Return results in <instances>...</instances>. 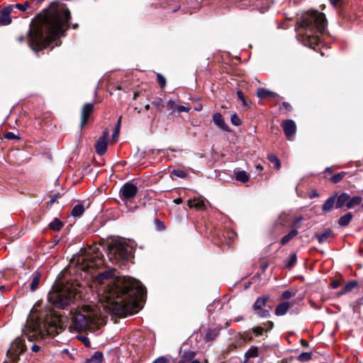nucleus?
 Wrapping results in <instances>:
<instances>
[{
    "mask_svg": "<svg viewBox=\"0 0 363 363\" xmlns=\"http://www.w3.org/2000/svg\"><path fill=\"white\" fill-rule=\"evenodd\" d=\"M4 137L9 140L19 138L15 133L12 132H7L6 133L4 134Z\"/></svg>",
    "mask_w": 363,
    "mask_h": 363,
    "instance_id": "46",
    "label": "nucleus"
},
{
    "mask_svg": "<svg viewBox=\"0 0 363 363\" xmlns=\"http://www.w3.org/2000/svg\"><path fill=\"white\" fill-rule=\"evenodd\" d=\"M357 285V281L355 280L350 281L347 282L345 286L342 289V290L338 292V295H343L349 291H350L352 289H353Z\"/></svg>",
    "mask_w": 363,
    "mask_h": 363,
    "instance_id": "28",
    "label": "nucleus"
},
{
    "mask_svg": "<svg viewBox=\"0 0 363 363\" xmlns=\"http://www.w3.org/2000/svg\"><path fill=\"white\" fill-rule=\"evenodd\" d=\"M250 357H256L258 356V350L257 348H255L250 351Z\"/></svg>",
    "mask_w": 363,
    "mask_h": 363,
    "instance_id": "53",
    "label": "nucleus"
},
{
    "mask_svg": "<svg viewBox=\"0 0 363 363\" xmlns=\"http://www.w3.org/2000/svg\"><path fill=\"white\" fill-rule=\"evenodd\" d=\"M172 173H173L175 176H177V177H180V178H185V177H186V176H187V174H186L184 171H183V170H182V169H174V170L172 172Z\"/></svg>",
    "mask_w": 363,
    "mask_h": 363,
    "instance_id": "42",
    "label": "nucleus"
},
{
    "mask_svg": "<svg viewBox=\"0 0 363 363\" xmlns=\"http://www.w3.org/2000/svg\"><path fill=\"white\" fill-rule=\"evenodd\" d=\"M133 247L122 238L111 240L108 244L107 256L109 261L116 267L106 266L101 272H116L118 269L126 270L131 258Z\"/></svg>",
    "mask_w": 363,
    "mask_h": 363,
    "instance_id": "7",
    "label": "nucleus"
},
{
    "mask_svg": "<svg viewBox=\"0 0 363 363\" xmlns=\"http://www.w3.org/2000/svg\"><path fill=\"white\" fill-rule=\"evenodd\" d=\"M253 333L257 335H262L265 331V329L261 326L255 327L252 329Z\"/></svg>",
    "mask_w": 363,
    "mask_h": 363,
    "instance_id": "43",
    "label": "nucleus"
},
{
    "mask_svg": "<svg viewBox=\"0 0 363 363\" xmlns=\"http://www.w3.org/2000/svg\"><path fill=\"white\" fill-rule=\"evenodd\" d=\"M94 284L101 301L118 315L138 313L146 299V289L138 279L116 274H97Z\"/></svg>",
    "mask_w": 363,
    "mask_h": 363,
    "instance_id": "1",
    "label": "nucleus"
},
{
    "mask_svg": "<svg viewBox=\"0 0 363 363\" xmlns=\"http://www.w3.org/2000/svg\"><path fill=\"white\" fill-rule=\"evenodd\" d=\"M28 3H26L24 4H17L16 5V6L21 11H25L26 10V9L28 7Z\"/></svg>",
    "mask_w": 363,
    "mask_h": 363,
    "instance_id": "50",
    "label": "nucleus"
},
{
    "mask_svg": "<svg viewBox=\"0 0 363 363\" xmlns=\"http://www.w3.org/2000/svg\"><path fill=\"white\" fill-rule=\"evenodd\" d=\"M333 231L331 230H327L323 233L316 234L315 237L318 239L319 243H323L332 235Z\"/></svg>",
    "mask_w": 363,
    "mask_h": 363,
    "instance_id": "30",
    "label": "nucleus"
},
{
    "mask_svg": "<svg viewBox=\"0 0 363 363\" xmlns=\"http://www.w3.org/2000/svg\"><path fill=\"white\" fill-rule=\"evenodd\" d=\"M269 296L258 297L255 303L253 304V309L255 311L261 310L262 308L266 305V303L267 302Z\"/></svg>",
    "mask_w": 363,
    "mask_h": 363,
    "instance_id": "23",
    "label": "nucleus"
},
{
    "mask_svg": "<svg viewBox=\"0 0 363 363\" xmlns=\"http://www.w3.org/2000/svg\"><path fill=\"white\" fill-rule=\"evenodd\" d=\"M41 280V274H35L31 279V282L30 284V290L31 291H35L40 282Z\"/></svg>",
    "mask_w": 363,
    "mask_h": 363,
    "instance_id": "27",
    "label": "nucleus"
},
{
    "mask_svg": "<svg viewBox=\"0 0 363 363\" xmlns=\"http://www.w3.org/2000/svg\"><path fill=\"white\" fill-rule=\"evenodd\" d=\"M72 274H58L52 289L48 294V301L57 308L72 303L79 293L81 284L72 277Z\"/></svg>",
    "mask_w": 363,
    "mask_h": 363,
    "instance_id": "4",
    "label": "nucleus"
},
{
    "mask_svg": "<svg viewBox=\"0 0 363 363\" xmlns=\"http://www.w3.org/2000/svg\"><path fill=\"white\" fill-rule=\"evenodd\" d=\"M362 201V197L359 196H356L351 197L349 194V199L347 203H346L347 208H352L356 206L359 205Z\"/></svg>",
    "mask_w": 363,
    "mask_h": 363,
    "instance_id": "19",
    "label": "nucleus"
},
{
    "mask_svg": "<svg viewBox=\"0 0 363 363\" xmlns=\"http://www.w3.org/2000/svg\"><path fill=\"white\" fill-rule=\"evenodd\" d=\"M85 211L84 202L80 203L74 206L71 212L73 217H80Z\"/></svg>",
    "mask_w": 363,
    "mask_h": 363,
    "instance_id": "20",
    "label": "nucleus"
},
{
    "mask_svg": "<svg viewBox=\"0 0 363 363\" xmlns=\"http://www.w3.org/2000/svg\"><path fill=\"white\" fill-rule=\"evenodd\" d=\"M189 206L200 210L205 208L204 201L200 199H190L189 201Z\"/></svg>",
    "mask_w": 363,
    "mask_h": 363,
    "instance_id": "26",
    "label": "nucleus"
},
{
    "mask_svg": "<svg viewBox=\"0 0 363 363\" xmlns=\"http://www.w3.org/2000/svg\"><path fill=\"white\" fill-rule=\"evenodd\" d=\"M195 355L196 354L193 351H184L180 355L178 363H189L194 359Z\"/></svg>",
    "mask_w": 363,
    "mask_h": 363,
    "instance_id": "17",
    "label": "nucleus"
},
{
    "mask_svg": "<svg viewBox=\"0 0 363 363\" xmlns=\"http://www.w3.org/2000/svg\"><path fill=\"white\" fill-rule=\"evenodd\" d=\"M190 110H191L190 107H186V106L178 105L177 112L179 113H182V112L187 113Z\"/></svg>",
    "mask_w": 363,
    "mask_h": 363,
    "instance_id": "45",
    "label": "nucleus"
},
{
    "mask_svg": "<svg viewBox=\"0 0 363 363\" xmlns=\"http://www.w3.org/2000/svg\"><path fill=\"white\" fill-rule=\"evenodd\" d=\"M213 121L220 129L223 130H228V127L225 124L223 116L220 113H216L213 115Z\"/></svg>",
    "mask_w": 363,
    "mask_h": 363,
    "instance_id": "14",
    "label": "nucleus"
},
{
    "mask_svg": "<svg viewBox=\"0 0 363 363\" xmlns=\"http://www.w3.org/2000/svg\"><path fill=\"white\" fill-rule=\"evenodd\" d=\"M227 233L228 235V237L231 239H233L236 235L233 231H230V232H228Z\"/></svg>",
    "mask_w": 363,
    "mask_h": 363,
    "instance_id": "57",
    "label": "nucleus"
},
{
    "mask_svg": "<svg viewBox=\"0 0 363 363\" xmlns=\"http://www.w3.org/2000/svg\"><path fill=\"white\" fill-rule=\"evenodd\" d=\"M265 325L267 326V329H265V332H267V331L272 329V328L274 326V323L272 321L269 320L265 323Z\"/></svg>",
    "mask_w": 363,
    "mask_h": 363,
    "instance_id": "51",
    "label": "nucleus"
},
{
    "mask_svg": "<svg viewBox=\"0 0 363 363\" xmlns=\"http://www.w3.org/2000/svg\"><path fill=\"white\" fill-rule=\"evenodd\" d=\"M353 218L352 213L348 212L344 216H341L338 220V225L341 227L347 226Z\"/></svg>",
    "mask_w": 363,
    "mask_h": 363,
    "instance_id": "22",
    "label": "nucleus"
},
{
    "mask_svg": "<svg viewBox=\"0 0 363 363\" xmlns=\"http://www.w3.org/2000/svg\"><path fill=\"white\" fill-rule=\"evenodd\" d=\"M104 265L102 254L96 245L91 246L74 255L69 264L60 272H90L89 270L100 269Z\"/></svg>",
    "mask_w": 363,
    "mask_h": 363,
    "instance_id": "6",
    "label": "nucleus"
},
{
    "mask_svg": "<svg viewBox=\"0 0 363 363\" xmlns=\"http://www.w3.org/2000/svg\"><path fill=\"white\" fill-rule=\"evenodd\" d=\"M168 360L166 357L162 356L157 358L152 363H167Z\"/></svg>",
    "mask_w": 363,
    "mask_h": 363,
    "instance_id": "48",
    "label": "nucleus"
},
{
    "mask_svg": "<svg viewBox=\"0 0 363 363\" xmlns=\"http://www.w3.org/2000/svg\"><path fill=\"white\" fill-rule=\"evenodd\" d=\"M219 332L217 329L215 328H209L206 330L205 335V340L207 342L214 340L218 335Z\"/></svg>",
    "mask_w": 363,
    "mask_h": 363,
    "instance_id": "25",
    "label": "nucleus"
},
{
    "mask_svg": "<svg viewBox=\"0 0 363 363\" xmlns=\"http://www.w3.org/2000/svg\"><path fill=\"white\" fill-rule=\"evenodd\" d=\"M58 318L52 313L38 312L34 306L28 316L25 327L23 329V336L29 342L39 341L46 337L55 335Z\"/></svg>",
    "mask_w": 363,
    "mask_h": 363,
    "instance_id": "3",
    "label": "nucleus"
},
{
    "mask_svg": "<svg viewBox=\"0 0 363 363\" xmlns=\"http://www.w3.org/2000/svg\"><path fill=\"white\" fill-rule=\"evenodd\" d=\"M282 106L288 109L291 108V106L288 102H283Z\"/></svg>",
    "mask_w": 363,
    "mask_h": 363,
    "instance_id": "62",
    "label": "nucleus"
},
{
    "mask_svg": "<svg viewBox=\"0 0 363 363\" xmlns=\"http://www.w3.org/2000/svg\"><path fill=\"white\" fill-rule=\"evenodd\" d=\"M290 308V303L289 302H283L279 303L275 310V314L277 315H283L286 314Z\"/></svg>",
    "mask_w": 363,
    "mask_h": 363,
    "instance_id": "21",
    "label": "nucleus"
},
{
    "mask_svg": "<svg viewBox=\"0 0 363 363\" xmlns=\"http://www.w3.org/2000/svg\"><path fill=\"white\" fill-rule=\"evenodd\" d=\"M238 181L245 183L249 181V175L245 171H238L235 173Z\"/></svg>",
    "mask_w": 363,
    "mask_h": 363,
    "instance_id": "31",
    "label": "nucleus"
},
{
    "mask_svg": "<svg viewBox=\"0 0 363 363\" xmlns=\"http://www.w3.org/2000/svg\"><path fill=\"white\" fill-rule=\"evenodd\" d=\"M337 194L330 196L323 203L322 209L324 212H330L334 207L335 208V200Z\"/></svg>",
    "mask_w": 363,
    "mask_h": 363,
    "instance_id": "16",
    "label": "nucleus"
},
{
    "mask_svg": "<svg viewBox=\"0 0 363 363\" xmlns=\"http://www.w3.org/2000/svg\"><path fill=\"white\" fill-rule=\"evenodd\" d=\"M189 363H200V362L197 359H193L192 361H190Z\"/></svg>",
    "mask_w": 363,
    "mask_h": 363,
    "instance_id": "64",
    "label": "nucleus"
},
{
    "mask_svg": "<svg viewBox=\"0 0 363 363\" xmlns=\"http://www.w3.org/2000/svg\"><path fill=\"white\" fill-rule=\"evenodd\" d=\"M138 192V187L130 182H126L120 189V196L123 200L133 198Z\"/></svg>",
    "mask_w": 363,
    "mask_h": 363,
    "instance_id": "10",
    "label": "nucleus"
},
{
    "mask_svg": "<svg viewBox=\"0 0 363 363\" xmlns=\"http://www.w3.org/2000/svg\"><path fill=\"white\" fill-rule=\"evenodd\" d=\"M80 339L86 346H89L90 342L86 337H82Z\"/></svg>",
    "mask_w": 363,
    "mask_h": 363,
    "instance_id": "55",
    "label": "nucleus"
},
{
    "mask_svg": "<svg viewBox=\"0 0 363 363\" xmlns=\"http://www.w3.org/2000/svg\"><path fill=\"white\" fill-rule=\"evenodd\" d=\"M152 105L155 106L159 111H162L164 107L162 104V100L160 98H157L154 99L152 102Z\"/></svg>",
    "mask_w": 363,
    "mask_h": 363,
    "instance_id": "35",
    "label": "nucleus"
},
{
    "mask_svg": "<svg viewBox=\"0 0 363 363\" xmlns=\"http://www.w3.org/2000/svg\"><path fill=\"white\" fill-rule=\"evenodd\" d=\"M298 235L297 229L291 230L287 235L284 236L281 240V243L284 245L287 244L292 238Z\"/></svg>",
    "mask_w": 363,
    "mask_h": 363,
    "instance_id": "29",
    "label": "nucleus"
},
{
    "mask_svg": "<svg viewBox=\"0 0 363 363\" xmlns=\"http://www.w3.org/2000/svg\"><path fill=\"white\" fill-rule=\"evenodd\" d=\"M267 159L270 162L274 164L275 167L277 169H280V167H281L280 160L278 159V157L275 155H273V154L269 155L267 157Z\"/></svg>",
    "mask_w": 363,
    "mask_h": 363,
    "instance_id": "34",
    "label": "nucleus"
},
{
    "mask_svg": "<svg viewBox=\"0 0 363 363\" xmlns=\"http://www.w3.org/2000/svg\"><path fill=\"white\" fill-rule=\"evenodd\" d=\"M299 26L304 29V33L300 34L304 45L315 48L320 41L319 34L324 31L327 26V21L324 13L310 11L303 16Z\"/></svg>",
    "mask_w": 363,
    "mask_h": 363,
    "instance_id": "5",
    "label": "nucleus"
},
{
    "mask_svg": "<svg viewBox=\"0 0 363 363\" xmlns=\"http://www.w3.org/2000/svg\"><path fill=\"white\" fill-rule=\"evenodd\" d=\"M257 95L259 98L266 99L274 96V93L264 88H259L257 91Z\"/></svg>",
    "mask_w": 363,
    "mask_h": 363,
    "instance_id": "32",
    "label": "nucleus"
},
{
    "mask_svg": "<svg viewBox=\"0 0 363 363\" xmlns=\"http://www.w3.org/2000/svg\"><path fill=\"white\" fill-rule=\"evenodd\" d=\"M345 175V172H343L336 174L331 177L330 181L334 184H337V183L340 182L343 179Z\"/></svg>",
    "mask_w": 363,
    "mask_h": 363,
    "instance_id": "37",
    "label": "nucleus"
},
{
    "mask_svg": "<svg viewBox=\"0 0 363 363\" xmlns=\"http://www.w3.org/2000/svg\"><path fill=\"white\" fill-rule=\"evenodd\" d=\"M109 135V133L107 130H104L103 135L99 138L95 145L96 152L99 155H104L107 149V139Z\"/></svg>",
    "mask_w": 363,
    "mask_h": 363,
    "instance_id": "11",
    "label": "nucleus"
},
{
    "mask_svg": "<svg viewBox=\"0 0 363 363\" xmlns=\"http://www.w3.org/2000/svg\"><path fill=\"white\" fill-rule=\"evenodd\" d=\"M312 353L311 352H302L301 353L298 357V359L300 362H307L311 359Z\"/></svg>",
    "mask_w": 363,
    "mask_h": 363,
    "instance_id": "36",
    "label": "nucleus"
},
{
    "mask_svg": "<svg viewBox=\"0 0 363 363\" xmlns=\"http://www.w3.org/2000/svg\"><path fill=\"white\" fill-rule=\"evenodd\" d=\"M325 172H328L329 174H332V173H333L332 168H331V167H327V168L325 169Z\"/></svg>",
    "mask_w": 363,
    "mask_h": 363,
    "instance_id": "63",
    "label": "nucleus"
},
{
    "mask_svg": "<svg viewBox=\"0 0 363 363\" xmlns=\"http://www.w3.org/2000/svg\"><path fill=\"white\" fill-rule=\"evenodd\" d=\"M296 259H297L296 255L295 254H293L291 256L289 260L286 263V267H290L291 266H292L296 261Z\"/></svg>",
    "mask_w": 363,
    "mask_h": 363,
    "instance_id": "44",
    "label": "nucleus"
},
{
    "mask_svg": "<svg viewBox=\"0 0 363 363\" xmlns=\"http://www.w3.org/2000/svg\"><path fill=\"white\" fill-rule=\"evenodd\" d=\"M12 9L11 6L6 7L0 16V25L6 26L11 23L10 13Z\"/></svg>",
    "mask_w": 363,
    "mask_h": 363,
    "instance_id": "15",
    "label": "nucleus"
},
{
    "mask_svg": "<svg viewBox=\"0 0 363 363\" xmlns=\"http://www.w3.org/2000/svg\"><path fill=\"white\" fill-rule=\"evenodd\" d=\"M40 350V346L37 345L36 344H33L31 347V350L33 352H38Z\"/></svg>",
    "mask_w": 363,
    "mask_h": 363,
    "instance_id": "54",
    "label": "nucleus"
},
{
    "mask_svg": "<svg viewBox=\"0 0 363 363\" xmlns=\"http://www.w3.org/2000/svg\"><path fill=\"white\" fill-rule=\"evenodd\" d=\"M63 226L62 222H61L59 219L55 218L53 221H52L49 224V227L50 229L55 231H59Z\"/></svg>",
    "mask_w": 363,
    "mask_h": 363,
    "instance_id": "33",
    "label": "nucleus"
},
{
    "mask_svg": "<svg viewBox=\"0 0 363 363\" xmlns=\"http://www.w3.org/2000/svg\"><path fill=\"white\" fill-rule=\"evenodd\" d=\"M340 285V281L338 280H334L331 282V286L333 289H337Z\"/></svg>",
    "mask_w": 363,
    "mask_h": 363,
    "instance_id": "52",
    "label": "nucleus"
},
{
    "mask_svg": "<svg viewBox=\"0 0 363 363\" xmlns=\"http://www.w3.org/2000/svg\"><path fill=\"white\" fill-rule=\"evenodd\" d=\"M69 18L70 12L67 9H57L45 15L40 25L30 28L28 32V43L30 48L38 52L60 38Z\"/></svg>",
    "mask_w": 363,
    "mask_h": 363,
    "instance_id": "2",
    "label": "nucleus"
},
{
    "mask_svg": "<svg viewBox=\"0 0 363 363\" xmlns=\"http://www.w3.org/2000/svg\"><path fill=\"white\" fill-rule=\"evenodd\" d=\"M283 129L285 135L289 139L294 135L296 130V125L294 121L286 120L283 123Z\"/></svg>",
    "mask_w": 363,
    "mask_h": 363,
    "instance_id": "13",
    "label": "nucleus"
},
{
    "mask_svg": "<svg viewBox=\"0 0 363 363\" xmlns=\"http://www.w3.org/2000/svg\"><path fill=\"white\" fill-rule=\"evenodd\" d=\"M119 131H120L119 124H117V125L115 128V130L112 135L113 140H116L118 138Z\"/></svg>",
    "mask_w": 363,
    "mask_h": 363,
    "instance_id": "47",
    "label": "nucleus"
},
{
    "mask_svg": "<svg viewBox=\"0 0 363 363\" xmlns=\"http://www.w3.org/2000/svg\"><path fill=\"white\" fill-rule=\"evenodd\" d=\"M26 350L25 340L21 337L16 338L10 345L7 351V355L13 362H16L19 356Z\"/></svg>",
    "mask_w": 363,
    "mask_h": 363,
    "instance_id": "9",
    "label": "nucleus"
},
{
    "mask_svg": "<svg viewBox=\"0 0 363 363\" xmlns=\"http://www.w3.org/2000/svg\"><path fill=\"white\" fill-rule=\"evenodd\" d=\"M230 121L231 123L236 126L240 125L242 124V121L237 115V113H234L231 116Z\"/></svg>",
    "mask_w": 363,
    "mask_h": 363,
    "instance_id": "39",
    "label": "nucleus"
},
{
    "mask_svg": "<svg viewBox=\"0 0 363 363\" xmlns=\"http://www.w3.org/2000/svg\"><path fill=\"white\" fill-rule=\"evenodd\" d=\"M70 327L77 332L86 330L94 323V319L93 318L86 316L77 311H70Z\"/></svg>",
    "mask_w": 363,
    "mask_h": 363,
    "instance_id": "8",
    "label": "nucleus"
},
{
    "mask_svg": "<svg viewBox=\"0 0 363 363\" xmlns=\"http://www.w3.org/2000/svg\"><path fill=\"white\" fill-rule=\"evenodd\" d=\"M301 345L304 346V347H306V346L308 345V342L306 340H303V339L301 340Z\"/></svg>",
    "mask_w": 363,
    "mask_h": 363,
    "instance_id": "58",
    "label": "nucleus"
},
{
    "mask_svg": "<svg viewBox=\"0 0 363 363\" xmlns=\"http://www.w3.org/2000/svg\"><path fill=\"white\" fill-rule=\"evenodd\" d=\"M167 107L169 111H172V112H177L178 105L176 104L175 101L172 100H169L167 102Z\"/></svg>",
    "mask_w": 363,
    "mask_h": 363,
    "instance_id": "38",
    "label": "nucleus"
},
{
    "mask_svg": "<svg viewBox=\"0 0 363 363\" xmlns=\"http://www.w3.org/2000/svg\"><path fill=\"white\" fill-rule=\"evenodd\" d=\"M302 220H303V218H301V217L298 218L295 220L294 225V226H296V225H298V223H299Z\"/></svg>",
    "mask_w": 363,
    "mask_h": 363,
    "instance_id": "59",
    "label": "nucleus"
},
{
    "mask_svg": "<svg viewBox=\"0 0 363 363\" xmlns=\"http://www.w3.org/2000/svg\"><path fill=\"white\" fill-rule=\"evenodd\" d=\"M157 82H158L159 84L160 85V86L162 88H164L166 86L165 77L161 74H157Z\"/></svg>",
    "mask_w": 363,
    "mask_h": 363,
    "instance_id": "40",
    "label": "nucleus"
},
{
    "mask_svg": "<svg viewBox=\"0 0 363 363\" xmlns=\"http://www.w3.org/2000/svg\"><path fill=\"white\" fill-rule=\"evenodd\" d=\"M336 199L335 208H340L343 206H346L349 199V194L344 192L339 196L337 195Z\"/></svg>",
    "mask_w": 363,
    "mask_h": 363,
    "instance_id": "18",
    "label": "nucleus"
},
{
    "mask_svg": "<svg viewBox=\"0 0 363 363\" xmlns=\"http://www.w3.org/2000/svg\"><path fill=\"white\" fill-rule=\"evenodd\" d=\"M292 296V293L290 291H285L281 294V298L283 299H289Z\"/></svg>",
    "mask_w": 363,
    "mask_h": 363,
    "instance_id": "49",
    "label": "nucleus"
},
{
    "mask_svg": "<svg viewBox=\"0 0 363 363\" xmlns=\"http://www.w3.org/2000/svg\"><path fill=\"white\" fill-rule=\"evenodd\" d=\"M104 359V354L101 352L96 351L84 363H101Z\"/></svg>",
    "mask_w": 363,
    "mask_h": 363,
    "instance_id": "24",
    "label": "nucleus"
},
{
    "mask_svg": "<svg viewBox=\"0 0 363 363\" xmlns=\"http://www.w3.org/2000/svg\"><path fill=\"white\" fill-rule=\"evenodd\" d=\"M257 313L259 317L262 318H267L270 315V312L269 310L268 309L259 310L258 311H257Z\"/></svg>",
    "mask_w": 363,
    "mask_h": 363,
    "instance_id": "41",
    "label": "nucleus"
},
{
    "mask_svg": "<svg viewBox=\"0 0 363 363\" xmlns=\"http://www.w3.org/2000/svg\"><path fill=\"white\" fill-rule=\"evenodd\" d=\"M238 98L242 101L243 104L245 105V101L244 99V96H243V94L241 91H238Z\"/></svg>",
    "mask_w": 363,
    "mask_h": 363,
    "instance_id": "56",
    "label": "nucleus"
},
{
    "mask_svg": "<svg viewBox=\"0 0 363 363\" xmlns=\"http://www.w3.org/2000/svg\"><path fill=\"white\" fill-rule=\"evenodd\" d=\"M94 109V105L90 103L85 104L82 109L81 113V128L85 125L88 121L89 116Z\"/></svg>",
    "mask_w": 363,
    "mask_h": 363,
    "instance_id": "12",
    "label": "nucleus"
},
{
    "mask_svg": "<svg viewBox=\"0 0 363 363\" xmlns=\"http://www.w3.org/2000/svg\"><path fill=\"white\" fill-rule=\"evenodd\" d=\"M267 267H268L267 263L262 264V265H261L262 270L265 271L267 269Z\"/></svg>",
    "mask_w": 363,
    "mask_h": 363,
    "instance_id": "61",
    "label": "nucleus"
},
{
    "mask_svg": "<svg viewBox=\"0 0 363 363\" xmlns=\"http://www.w3.org/2000/svg\"><path fill=\"white\" fill-rule=\"evenodd\" d=\"M157 223H158V228H160L162 230L164 229V225L162 222L158 221Z\"/></svg>",
    "mask_w": 363,
    "mask_h": 363,
    "instance_id": "60",
    "label": "nucleus"
}]
</instances>
